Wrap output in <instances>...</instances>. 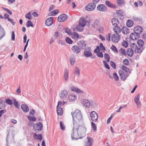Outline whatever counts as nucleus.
Returning <instances> with one entry per match:
<instances>
[{
	"instance_id": "f257e3e1",
	"label": "nucleus",
	"mask_w": 146,
	"mask_h": 146,
	"mask_svg": "<svg viewBox=\"0 0 146 146\" xmlns=\"http://www.w3.org/2000/svg\"><path fill=\"white\" fill-rule=\"evenodd\" d=\"M82 123L73 124V127L71 133V138L73 140L81 139L86 135V128L85 126L81 125Z\"/></svg>"
},
{
	"instance_id": "f03ea898",
	"label": "nucleus",
	"mask_w": 146,
	"mask_h": 146,
	"mask_svg": "<svg viewBox=\"0 0 146 146\" xmlns=\"http://www.w3.org/2000/svg\"><path fill=\"white\" fill-rule=\"evenodd\" d=\"M72 116L73 123H82V114L80 111L76 110L74 113H71Z\"/></svg>"
},
{
	"instance_id": "7ed1b4c3",
	"label": "nucleus",
	"mask_w": 146,
	"mask_h": 146,
	"mask_svg": "<svg viewBox=\"0 0 146 146\" xmlns=\"http://www.w3.org/2000/svg\"><path fill=\"white\" fill-rule=\"evenodd\" d=\"M85 19L84 18H81L79 20V25L76 26V29L78 31L81 32L83 30L82 28L86 25Z\"/></svg>"
},
{
	"instance_id": "20e7f679",
	"label": "nucleus",
	"mask_w": 146,
	"mask_h": 146,
	"mask_svg": "<svg viewBox=\"0 0 146 146\" xmlns=\"http://www.w3.org/2000/svg\"><path fill=\"white\" fill-rule=\"evenodd\" d=\"M130 46L131 47L130 49L134 51V52L136 53H140L144 49V47H138L136 44L135 43H131Z\"/></svg>"
},
{
	"instance_id": "39448f33",
	"label": "nucleus",
	"mask_w": 146,
	"mask_h": 146,
	"mask_svg": "<svg viewBox=\"0 0 146 146\" xmlns=\"http://www.w3.org/2000/svg\"><path fill=\"white\" fill-rule=\"evenodd\" d=\"M90 116L92 120L94 122L96 121L98 119V115L96 112L94 111H92L90 113Z\"/></svg>"
},
{
	"instance_id": "423d86ee",
	"label": "nucleus",
	"mask_w": 146,
	"mask_h": 146,
	"mask_svg": "<svg viewBox=\"0 0 146 146\" xmlns=\"http://www.w3.org/2000/svg\"><path fill=\"white\" fill-rule=\"evenodd\" d=\"M42 127V123L40 122H38L37 123L35 124L33 126V129L36 132L41 130Z\"/></svg>"
},
{
	"instance_id": "0eeeda50",
	"label": "nucleus",
	"mask_w": 146,
	"mask_h": 146,
	"mask_svg": "<svg viewBox=\"0 0 146 146\" xmlns=\"http://www.w3.org/2000/svg\"><path fill=\"white\" fill-rule=\"evenodd\" d=\"M96 4L94 3H90L85 7V9L88 11H91L94 10L96 7Z\"/></svg>"
},
{
	"instance_id": "6e6552de",
	"label": "nucleus",
	"mask_w": 146,
	"mask_h": 146,
	"mask_svg": "<svg viewBox=\"0 0 146 146\" xmlns=\"http://www.w3.org/2000/svg\"><path fill=\"white\" fill-rule=\"evenodd\" d=\"M120 37L117 33H114L111 36L112 41L115 43L117 42L120 40Z\"/></svg>"
},
{
	"instance_id": "1a4fd4ad",
	"label": "nucleus",
	"mask_w": 146,
	"mask_h": 146,
	"mask_svg": "<svg viewBox=\"0 0 146 146\" xmlns=\"http://www.w3.org/2000/svg\"><path fill=\"white\" fill-rule=\"evenodd\" d=\"M68 94V93L67 90H62L60 91L59 94V96L62 99L67 98Z\"/></svg>"
},
{
	"instance_id": "9d476101",
	"label": "nucleus",
	"mask_w": 146,
	"mask_h": 146,
	"mask_svg": "<svg viewBox=\"0 0 146 146\" xmlns=\"http://www.w3.org/2000/svg\"><path fill=\"white\" fill-rule=\"evenodd\" d=\"M68 18V16L65 14L60 15L58 18L57 20L60 22H63L66 20Z\"/></svg>"
},
{
	"instance_id": "9b49d317",
	"label": "nucleus",
	"mask_w": 146,
	"mask_h": 146,
	"mask_svg": "<svg viewBox=\"0 0 146 146\" xmlns=\"http://www.w3.org/2000/svg\"><path fill=\"white\" fill-rule=\"evenodd\" d=\"M118 72L121 79L123 80H125L128 76L127 73H125L121 70L119 71Z\"/></svg>"
},
{
	"instance_id": "f8f14e48",
	"label": "nucleus",
	"mask_w": 146,
	"mask_h": 146,
	"mask_svg": "<svg viewBox=\"0 0 146 146\" xmlns=\"http://www.w3.org/2000/svg\"><path fill=\"white\" fill-rule=\"evenodd\" d=\"M97 9L101 11L105 12L107 10L106 6L104 4L99 5L97 7Z\"/></svg>"
},
{
	"instance_id": "ddd939ff",
	"label": "nucleus",
	"mask_w": 146,
	"mask_h": 146,
	"mask_svg": "<svg viewBox=\"0 0 146 146\" xmlns=\"http://www.w3.org/2000/svg\"><path fill=\"white\" fill-rule=\"evenodd\" d=\"M135 33L137 34L138 35L141 33L143 31L142 28L139 26L136 27L133 30Z\"/></svg>"
},
{
	"instance_id": "4468645a",
	"label": "nucleus",
	"mask_w": 146,
	"mask_h": 146,
	"mask_svg": "<svg viewBox=\"0 0 146 146\" xmlns=\"http://www.w3.org/2000/svg\"><path fill=\"white\" fill-rule=\"evenodd\" d=\"M84 54L85 56L87 57L91 56L92 53L91 52V48H88L85 49L84 52Z\"/></svg>"
},
{
	"instance_id": "2eb2a0df",
	"label": "nucleus",
	"mask_w": 146,
	"mask_h": 146,
	"mask_svg": "<svg viewBox=\"0 0 146 146\" xmlns=\"http://www.w3.org/2000/svg\"><path fill=\"white\" fill-rule=\"evenodd\" d=\"M78 45L80 49H84L86 46V44L85 42L83 40H81L78 42Z\"/></svg>"
},
{
	"instance_id": "dca6fc26",
	"label": "nucleus",
	"mask_w": 146,
	"mask_h": 146,
	"mask_svg": "<svg viewBox=\"0 0 146 146\" xmlns=\"http://www.w3.org/2000/svg\"><path fill=\"white\" fill-rule=\"evenodd\" d=\"M81 103L82 105L85 107L89 108L90 107V101L86 99H84L81 100Z\"/></svg>"
},
{
	"instance_id": "f3484780",
	"label": "nucleus",
	"mask_w": 146,
	"mask_h": 146,
	"mask_svg": "<svg viewBox=\"0 0 146 146\" xmlns=\"http://www.w3.org/2000/svg\"><path fill=\"white\" fill-rule=\"evenodd\" d=\"M71 50L73 52L77 54L79 53L80 51L79 47L78 46L76 45L73 46L71 48Z\"/></svg>"
},
{
	"instance_id": "a211bd4d",
	"label": "nucleus",
	"mask_w": 146,
	"mask_h": 146,
	"mask_svg": "<svg viewBox=\"0 0 146 146\" xmlns=\"http://www.w3.org/2000/svg\"><path fill=\"white\" fill-rule=\"evenodd\" d=\"M87 141L85 144V146H92L93 143L94 141L93 139L92 138H87Z\"/></svg>"
},
{
	"instance_id": "6ab92c4d",
	"label": "nucleus",
	"mask_w": 146,
	"mask_h": 146,
	"mask_svg": "<svg viewBox=\"0 0 146 146\" xmlns=\"http://www.w3.org/2000/svg\"><path fill=\"white\" fill-rule=\"evenodd\" d=\"M68 100L70 101H74L77 99L76 96L74 94L71 93L68 96Z\"/></svg>"
},
{
	"instance_id": "aec40b11",
	"label": "nucleus",
	"mask_w": 146,
	"mask_h": 146,
	"mask_svg": "<svg viewBox=\"0 0 146 146\" xmlns=\"http://www.w3.org/2000/svg\"><path fill=\"white\" fill-rule=\"evenodd\" d=\"M53 17H50L46 19L45 21V24L47 26H51L52 24Z\"/></svg>"
},
{
	"instance_id": "412c9836",
	"label": "nucleus",
	"mask_w": 146,
	"mask_h": 146,
	"mask_svg": "<svg viewBox=\"0 0 146 146\" xmlns=\"http://www.w3.org/2000/svg\"><path fill=\"white\" fill-rule=\"evenodd\" d=\"M130 37L131 39L135 40L138 39L139 37V35L136 33H131L130 35Z\"/></svg>"
},
{
	"instance_id": "4be33fe9",
	"label": "nucleus",
	"mask_w": 146,
	"mask_h": 146,
	"mask_svg": "<svg viewBox=\"0 0 146 146\" xmlns=\"http://www.w3.org/2000/svg\"><path fill=\"white\" fill-rule=\"evenodd\" d=\"M106 4L108 7L111 8H114L116 9L118 7L117 6L112 3L108 1H106Z\"/></svg>"
},
{
	"instance_id": "5701e85b",
	"label": "nucleus",
	"mask_w": 146,
	"mask_h": 146,
	"mask_svg": "<svg viewBox=\"0 0 146 146\" xmlns=\"http://www.w3.org/2000/svg\"><path fill=\"white\" fill-rule=\"evenodd\" d=\"M21 108L25 113H27L29 110V109L28 106L26 104H22L21 105Z\"/></svg>"
},
{
	"instance_id": "b1692460",
	"label": "nucleus",
	"mask_w": 146,
	"mask_h": 146,
	"mask_svg": "<svg viewBox=\"0 0 146 146\" xmlns=\"http://www.w3.org/2000/svg\"><path fill=\"white\" fill-rule=\"evenodd\" d=\"M68 72L67 69H66L64 71L63 77L64 81L65 82H67L68 81Z\"/></svg>"
},
{
	"instance_id": "393cba45",
	"label": "nucleus",
	"mask_w": 146,
	"mask_h": 146,
	"mask_svg": "<svg viewBox=\"0 0 146 146\" xmlns=\"http://www.w3.org/2000/svg\"><path fill=\"white\" fill-rule=\"evenodd\" d=\"M72 91L75 92L77 93L82 94L83 93L82 91L79 89L77 87H72L71 88Z\"/></svg>"
},
{
	"instance_id": "a878e982",
	"label": "nucleus",
	"mask_w": 146,
	"mask_h": 146,
	"mask_svg": "<svg viewBox=\"0 0 146 146\" xmlns=\"http://www.w3.org/2000/svg\"><path fill=\"white\" fill-rule=\"evenodd\" d=\"M111 23L113 26H117L119 23L118 20L116 18H113L112 19Z\"/></svg>"
},
{
	"instance_id": "bb28decb",
	"label": "nucleus",
	"mask_w": 146,
	"mask_h": 146,
	"mask_svg": "<svg viewBox=\"0 0 146 146\" xmlns=\"http://www.w3.org/2000/svg\"><path fill=\"white\" fill-rule=\"evenodd\" d=\"M57 112L58 115H61L63 113V110L60 107L57 108Z\"/></svg>"
},
{
	"instance_id": "cd10ccee",
	"label": "nucleus",
	"mask_w": 146,
	"mask_h": 146,
	"mask_svg": "<svg viewBox=\"0 0 146 146\" xmlns=\"http://www.w3.org/2000/svg\"><path fill=\"white\" fill-rule=\"evenodd\" d=\"M54 33V36L56 38H61L62 37V35L60 32L56 31Z\"/></svg>"
},
{
	"instance_id": "c85d7f7f",
	"label": "nucleus",
	"mask_w": 146,
	"mask_h": 146,
	"mask_svg": "<svg viewBox=\"0 0 146 146\" xmlns=\"http://www.w3.org/2000/svg\"><path fill=\"white\" fill-rule=\"evenodd\" d=\"M74 74L79 77L80 74V70L77 67H76L74 70Z\"/></svg>"
},
{
	"instance_id": "c756f323",
	"label": "nucleus",
	"mask_w": 146,
	"mask_h": 146,
	"mask_svg": "<svg viewBox=\"0 0 146 146\" xmlns=\"http://www.w3.org/2000/svg\"><path fill=\"white\" fill-rule=\"evenodd\" d=\"M133 51L130 48H128L127 51V54L129 57H131L133 56Z\"/></svg>"
},
{
	"instance_id": "7c9ffc66",
	"label": "nucleus",
	"mask_w": 146,
	"mask_h": 146,
	"mask_svg": "<svg viewBox=\"0 0 146 146\" xmlns=\"http://www.w3.org/2000/svg\"><path fill=\"white\" fill-rule=\"evenodd\" d=\"M90 106L92 108H95L97 107V105L95 102L92 100L90 101Z\"/></svg>"
},
{
	"instance_id": "2f4dec72",
	"label": "nucleus",
	"mask_w": 146,
	"mask_h": 146,
	"mask_svg": "<svg viewBox=\"0 0 146 146\" xmlns=\"http://www.w3.org/2000/svg\"><path fill=\"white\" fill-rule=\"evenodd\" d=\"M122 31L123 33L125 34H127L129 33V29L126 27H122Z\"/></svg>"
},
{
	"instance_id": "473e14b6",
	"label": "nucleus",
	"mask_w": 146,
	"mask_h": 146,
	"mask_svg": "<svg viewBox=\"0 0 146 146\" xmlns=\"http://www.w3.org/2000/svg\"><path fill=\"white\" fill-rule=\"evenodd\" d=\"M113 30L115 33H117V34L120 33L121 30V29L117 26H115L114 28H113Z\"/></svg>"
},
{
	"instance_id": "72a5a7b5",
	"label": "nucleus",
	"mask_w": 146,
	"mask_h": 146,
	"mask_svg": "<svg viewBox=\"0 0 146 146\" xmlns=\"http://www.w3.org/2000/svg\"><path fill=\"white\" fill-rule=\"evenodd\" d=\"M133 21L131 20H128L126 22V25L127 27H130L133 25Z\"/></svg>"
},
{
	"instance_id": "f704fd0d",
	"label": "nucleus",
	"mask_w": 146,
	"mask_h": 146,
	"mask_svg": "<svg viewBox=\"0 0 146 146\" xmlns=\"http://www.w3.org/2000/svg\"><path fill=\"white\" fill-rule=\"evenodd\" d=\"M71 35L72 36V37L73 38L75 39L78 38L79 37V35L78 33L75 32L72 33Z\"/></svg>"
},
{
	"instance_id": "c9c22d12",
	"label": "nucleus",
	"mask_w": 146,
	"mask_h": 146,
	"mask_svg": "<svg viewBox=\"0 0 146 146\" xmlns=\"http://www.w3.org/2000/svg\"><path fill=\"white\" fill-rule=\"evenodd\" d=\"M5 104L4 101L2 100H0V109L3 108L5 107Z\"/></svg>"
},
{
	"instance_id": "e433bc0d",
	"label": "nucleus",
	"mask_w": 146,
	"mask_h": 146,
	"mask_svg": "<svg viewBox=\"0 0 146 146\" xmlns=\"http://www.w3.org/2000/svg\"><path fill=\"white\" fill-rule=\"evenodd\" d=\"M137 44L139 46V47H143L142 46L144 44V42L143 40L139 39L137 41Z\"/></svg>"
},
{
	"instance_id": "4c0bfd02",
	"label": "nucleus",
	"mask_w": 146,
	"mask_h": 146,
	"mask_svg": "<svg viewBox=\"0 0 146 146\" xmlns=\"http://www.w3.org/2000/svg\"><path fill=\"white\" fill-rule=\"evenodd\" d=\"M119 52L122 55H126L125 50L123 48H121L119 51Z\"/></svg>"
},
{
	"instance_id": "58836bf2",
	"label": "nucleus",
	"mask_w": 146,
	"mask_h": 146,
	"mask_svg": "<svg viewBox=\"0 0 146 146\" xmlns=\"http://www.w3.org/2000/svg\"><path fill=\"white\" fill-rule=\"evenodd\" d=\"M25 17L28 19L29 20H31L32 19V16L31 13L29 12L25 15Z\"/></svg>"
},
{
	"instance_id": "ea45409f",
	"label": "nucleus",
	"mask_w": 146,
	"mask_h": 146,
	"mask_svg": "<svg viewBox=\"0 0 146 146\" xmlns=\"http://www.w3.org/2000/svg\"><path fill=\"white\" fill-rule=\"evenodd\" d=\"M100 50H102L103 52H104L106 51L105 48L103 46V44L102 43H100Z\"/></svg>"
},
{
	"instance_id": "a19ab883",
	"label": "nucleus",
	"mask_w": 146,
	"mask_h": 146,
	"mask_svg": "<svg viewBox=\"0 0 146 146\" xmlns=\"http://www.w3.org/2000/svg\"><path fill=\"white\" fill-rule=\"evenodd\" d=\"M104 57L105 58L107 62H109L110 58V57L108 54L105 53L104 54Z\"/></svg>"
},
{
	"instance_id": "79ce46f5",
	"label": "nucleus",
	"mask_w": 146,
	"mask_h": 146,
	"mask_svg": "<svg viewBox=\"0 0 146 146\" xmlns=\"http://www.w3.org/2000/svg\"><path fill=\"white\" fill-rule=\"evenodd\" d=\"M6 103L7 104L11 105L13 104V102L12 100L8 98L5 101Z\"/></svg>"
},
{
	"instance_id": "37998d69",
	"label": "nucleus",
	"mask_w": 146,
	"mask_h": 146,
	"mask_svg": "<svg viewBox=\"0 0 146 146\" xmlns=\"http://www.w3.org/2000/svg\"><path fill=\"white\" fill-rule=\"evenodd\" d=\"M124 1L123 0H117V3L119 6H121L122 5L124 4Z\"/></svg>"
},
{
	"instance_id": "c03bdc74",
	"label": "nucleus",
	"mask_w": 146,
	"mask_h": 146,
	"mask_svg": "<svg viewBox=\"0 0 146 146\" xmlns=\"http://www.w3.org/2000/svg\"><path fill=\"white\" fill-rule=\"evenodd\" d=\"M99 21L98 19L96 20L94 23V28H95L96 27H98V26L99 25Z\"/></svg>"
},
{
	"instance_id": "a18cd8bd",
	"label": "nucleus",
	"mask_w": 146,
	"mask_h": 146,
	"mask_svg": "<svg viewBox=\"0 0 146 146\" xmlns=\"http://www.w3.org/2000/svg\"><path fill=\"white\" fill-rule=\"evenodd\" d=\"M65 40L66 42L67 43L69 44H72V40L68 37H66Z\"/></svg>"
},
{
	"instance_id": "49530a36",
	"label": "nucleus",
	"mask_w": 146,
	"mask_h": 146,
	"mask_svg": "<svg viewBox=\"0 0 146 146\" xmlns=\"http://www.w3.org/2000/svg\"><path fill=\"white\" fill-rule=\"evenodd\" d=\"M116 14L119 16H122L123 13L122 10H117L116 11Z\"/></svg>"
},
{
	"instance_id": "de8ad7c7",
	"label": "nucleus",
	"mask_w": 146,
	"mask_h": 146,
	"mask_svg": "<svg viewBox=\"0 0 146 146\" xmlns=\"http://www.w3.org/2000/svg\"><path fill=\"white\" fill-rule=\"evenodd\" d=\"M26 25L27 27H29L30 26L33 27V25L31 21L29 20L26 23Z\"/></svg>"
},
{
	"instance_id": "09e8293b",
	"label": "nucleus",
	"mask_w": 146,
	"mask_h": 146,
	"mask_svg": "<svg viewBox=\"0 0 146 146\" xmlns=\"http://www.w3.org/2000/svg\"><path fill=\"white\" fill-rule=\"evenodd\" d=\"M133 19L134 21L137 22H140L141 20V19L139 17H138L136 16H133Z\"/></svg>"
},
{
	"instance_id": "8fccbe9b",
	"label": "nucleus",
	"mask_w": 146,
	"mask_h": 146,
	"mask_svg": "<svg viewBox=\"0 0 146 146\" xmlns=\"http://www.w3.org/2000/svg\"><path fill=\"white\" fill-rule=\"evenodd\" d=\"M122 69L123 70L125 71L126 73H127L129 71V69L127 68L124 65L122 66Z\"/></svg>"
},
{
	"instance_id": "3c124183",
	"label": "nucleus",
	"mask_w": 146,
	"mask_h": 146,
	"mask_svg": "<svg viewBox=\"0 0 146 146\" xmlns=\"http://www.w3.org/2000/svg\"><path fill=\"white\" fill-rule=\"evenodd\" d=\"M91 126L94 131L96 130L97 127L95 123L93 122L91 123Z\"/></svg>"
},
{
	"instance_id": "603ef678",
	"label": "nucleus",
	"mask_w": 146,
	"mask_h": 146,
	"mask_svg": "<svg viewBox=\"0 0 146 146\" xmlns=\"http://www.w3.org/2000/svg\"><path fill=\"white\" fill-rule=\"evenodd\" d=\"M13 104L15 107L16 108L18 109L19 108V107L20 106V105L18 104V103L16 100H15V101H14Z\"/></svg>"
},
{
	"instance_id": "864d4df0",
	"label": "nucleus",
	"mask_w": 146,
	"mask_h": 146,
	"mask_svg": "<svg viewBox=\"0 0 146 146\" xmlns=\"http://www.w3.org/2000/svg\"><path fill=\"white\" fill-rule=\"evenodd\" d=\"M113 77L115 81H117L119 80V77L117 74L115 73L113 74Z\"/></svg>"
},
{
	"instance_id": "5fc2aeb1",
	"label": "nucleus",
	"mask_w": 146,
	"mask_h": 146,
	"mask_svg": "<svg viewBox=\"0 0 146 146\" xmlns=\"http://www.w3.org/2000/svg\"><path fill=\"white\" fill-rule=\"evenodd\" d=\"M65 32L66 33L69 35H70L72 34V33L71 32L70 30L68 28H66L65 29Z\"/></svg>"
},
{
	"instance_id": "6e6d98bb",
	"label": "nucleus",
	"mask_w": 146,
	"mask_h": 146,
	"mask_svg": "<svg viewBox=\"0 0 146 146\" xmlns=\"http://www.w3.org/2000/svg\"><path fill=\"white\" fill-rule=\"evenodd\" d=\"M58 29V30L60 32H62L64 30V27L62 25H59Z\"/></svg>"
},
{
	"instance_id": "4d7b16f0",
	"label": "nucleus",
	"mask_w": 146,
	"mask_h": 146,
	"mask_svg": "<svg viewBox=\"0 0 146 146\" xmlns=\"http://www.w3.org/2000/svg\"><path fill=\"white\" fill-rule=\"evenodd\" d=\"M111 49L113 51H114L115 52H118V50L115 47V46L113 45H112L111 47Z\"/></svg>"
},
{
	"instance_id": "13d9d810",
	"label": "nucleus",
	"mask_w": 146,
	"mask_h": 146,
	"mask_svg": "<svg viewBox=\"0 0 146 146\" xmlns=\"http://www.w3.org/2000/svg\"><path fill=\"white\" fill-rule=\"evenodd\" d=\"M111 34L110 33H109L106 36V39L108 41L110 40V36Z\"/></svg>"
},
{
	"instance_id": "bf43d9fd",
	"label": "nucleus",
	"mask_w": 146,
	"mask_h": 146,
	"mask_svg": "<svg viewBox=\"0 0 146 146\" xmlns=\"http://www.w3.org/2000/svg\"><path fill=\"white\" fill-rule=\"evenodd\" d=\"M103 62L104 64V65L105 66L106 68L108 69H109L110 68V67L108 64V63L106 62V61L104 60L103 61Z\"/></svg>"
},
{
	"instance_id": "052dcab7",
	"label": "nucleus",
	"mask_w": 146,
	"mask_h": 146,
	"mask_svg": "<svg viewBox=\"0 0 146 146\" xmlns=\"http://www.w3.org/2000/svg\"><path fill=\"white\" fill-rule=\"evenodd\" d=\"M122 45L125 48H127L128 46L127 42L126 41H123L122 43Z\"/></svg>"
},
{
	"instance_id": "680f3d73",
	"label": "nucleus",
	"mask_w": 146,
	"mask_h": 146,
	"mask_svg": "<svg viewBox=\"0 0 146 146\" xmlns=\"http://www.w3.org/2000/svg\"><path fill=\"white\" fill-rule=\"evenodd\" d=\"M139 94H138L136 96L135 98H134V101L135 102H137L138 101H139Z\"/></svg>"
},
{
	"instance_id": "e2e57ef3",
	"label": "nucleus",
	"mask_w": 146,
	"mask_h": 146,
	"mask_svg": "<svg viewBox=\"0 0 146 146\" xmlns=\"http://www.w3.org/2000/svg\"><path fill=\"white\" fill-rule=\"evenodd\" d=\"M97 55L98 57L101 58H103V56L102 53V52H100V51L97 53Z\"/></svg>"
},
{
	"instance_id": "0e129e2a",
	"label": "nucleus",
	"mask_w": 146,
	"mask_h": 146,
	"mask_svg": "<svg viewBox=\"0 0 146 146\" xmlns=\"http://www.w3.org/2000/svg\"><path fill=\"white\" fill-rule=\"evenodd\" d=\"M2 9L3 10L5 11L8 12L10 15H11L12 14V12L9 9L5 7H2Z\"/></svg>"
},
{
	"instance_id": "69168bd1",
	"label": "nucleus",
	"mask_w": 146,
	"mask_h": 146,
	"mask_svg": "<svg viewBox=\"0 0 146 146\" xmlns=\"http://www.w3.org/2000/svg\"><path fill=\"white\" fill-rule=\"evenodd\" d=\"M110 64L111 66L113 67L114 68H116V64L113 62L112 61H111Z\"/></svg>"
},
{
	"instance_id": "338daca9",
	"label": "nucleus",
	"mask_w": 146,
	"mask_h": 146,
	"mask_svg": "<svg viewBox=\"0 0 146 146\" xmlns=\"http://www.w3.org/2000/svg\"><path fill=\"white\" fill-rule=\"evenodd\" d=\"M60 126L61 129L63 130H65V127L64 126V124L62 121L60 122Z\"/></svg>"
},
{
	"instance_id": "774afa93",
	"label": "nucleus",
	"mask_w": 146,
	"mask_h": 146,
	"mask_svg": "<svg viewBox=\"0 0 146 146\" xmlns=\"http://www.w3.org/2000/svg\"><path fill=\"white\" fill-rule=\"evenodd\" d=\"M123 63L125 65H127L129 64V61L127 59H125L123 60Z\"/></svg>"
}]
</instances>
